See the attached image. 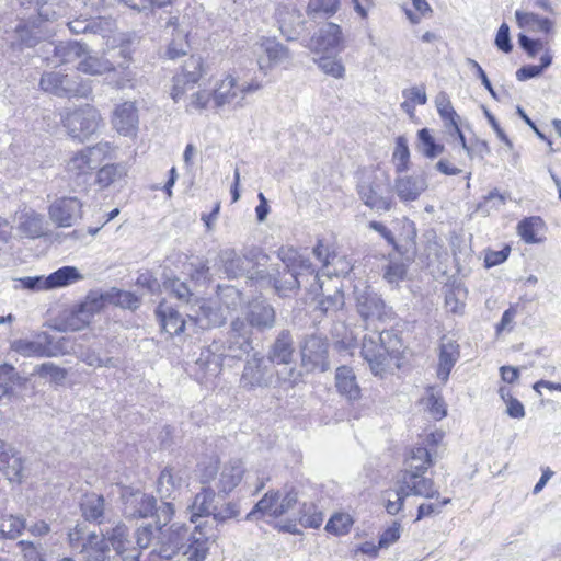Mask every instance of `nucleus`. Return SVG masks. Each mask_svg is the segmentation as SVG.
I'll use <instances>...</instances> for the list:
<instances>
[{
    "instance_id": "1",
    "label": "nucleus",
    "mask_w": 561,
    "mask_h": 561,
    "mask_svg": "<svg viewBox=\"0 0 561 561\" xmlns=\"http://www.w3.org/2000/svg\"><path fill=\"white\" fill-rule=\"evenodd\" d=\"M401 352L402 341L393 331L383 329L363 339L362 355L376 376L382 375Z\"/></svg>"
},
{
    "instance_id": "2",
    "label": "nucleus",
    "mask_w": 561,
    "mask_h": 561,
    "mask_svg": "<svg viewBox=\"0 0 561 561\" xmlns=\"http://www.w3.org/2000/svg\"><path fill=\"white\" fill-rule=\"evenodd\" d=\"M99 291H90L85 298L70 308L64 309L49 322V328L58 332H78L90 327L95 314L103 310Z\"/></svg>"
},
{
    "instance_id": "3",
    "label": "nucleus",
    "mask_w": 561,
    "mask_h": 561,
    "mask_svg": "<svg viewBox=\"0 0 561 561\" xmlns=\"http://www.w3.org/2000/svg\"><path fill=\"white\" fill-rule=\"evenodd\" d=\"M43 91L58 98H88L92 88L89 81L78 75H68L59 71L44 72L39 80Z\"/></svg>"
},
{
    "instance_id": "4",
    "label": "nucleus",
    "mask_w": 561,
    "mask_h": 561,
    "mask_svg": "<svg viewBox=\"0 0 561 561\" xmlns=\"http://www.w3.org/2000/svg\"><path fill=\"white\" fill-rule=\"evenodd\" d=\"M68 339L55 340L47 332L35 334L33 340L18 339L11 343V350L23 357H57L68 353Z\"/></svg>"
},
{
    "instance_id": "5",
    "label": "nucleus",
    "mask_w": 561,
    "mask_h": 561,
    "mask_svg": "<svg viewBox=\"0 0 561 561\" xmlns=\"http://www.w3.org/2000/svg\"><path fill=\"white\" fill-rule=\"evenodd\" d=\"M280 380L274 366L264 356L254 354L248 359L240 378V386L247 390L268 388Z\"/></svg>"
},
{
    "instance_id": "6",
    "label": "nucleus",
    "mask_w": 561,
    "mask_h": 561,
    "mask_svg": "<svg viewBox=\"0 0 561 561\" xmlns=\"http://www.w3.org/2000/svg\"><path fill=\"white\" fill-rule=\"evenodd\" d=\"M62 123L70 137L83 142L95 134L101 116L95 107L87 104L68 113Z\"/></svg>"
},
{
    "instance_id": "7",
    "label": "nucleus",
    "mask_w": 561,
    "mask_h": 561,
    "mask_svg": "<svg viewBox=\"0 0 561 561\" xmlns=\"http://www.w3.org/2000/svg\"><path fill=\"white\" fill-rule=\"evenodd\" d=\"M353 287L357 311L365 321H385L390 317L391 310L386 306L383 300L373 291L368 283H355Z\"/></svg>"
},
{
    "instance_id": "8",
    "label": "nucleus",
    "mask_w": 561,
    "mask_h": 561,
    "mask_svg": "<svg viewBox=\"0 0 561 561\" xmlns=\"http://www.w3.org/2000/svg\"><path fill=\"white\" fill-rule=\"evenodd\" d=\"M121 501L123 515L128 519L156 517V510L159 508L153 495L130 486L121 489Z\"/></svg>"
},
{
    "instance_id": "9",
    "label": "nucleus",
    "mask_w": 561,
    "mask_h": 561,
    "mask_svg": "<svg viewBox=\"0 0 561 561\" xmlns=\"http://www.w3.org/2000/svg\"><path fill=\"white\" fill-rule=\"evenodd\" d=\"M370 228L375 231L379 232L389 244L393 247V249L404 257L408 262H413L417 249H416V228L413 221L407 220L402 225V236L399 242L396 241V238L391 230H389L383 224L378 221H371L369 224Z\"/></svg>"
},
{
    "instance_id": "10",
    "label": "nucleus",
    "mask_w": 561,
    "mask_h": 561,
    "mask_svg": "<svg viewBox=\"0 0 561 561\" xmlns=\"http://www.w3.org/2000/svg\"><path fill=\"white\" fill-rule=\"evenodd\" d=\"M257 65L260 70L265 73L277 66L288 64L291 60V53L289 48L278 42L275 37H262L260 42H257Z\"/></svg>"
},
{
    "instance_id": "11",
    "label": "nucleus",
    "mask_w": 561,
    "mask_h": 561,
    "mask_svg": "<svg viewBox=\"0 0 561 561\" xmlns=\"http://www.w3.org/2000/svg\"><path fill=\"white\" fill-rule=\"evenodd\" d=\"M305 46L314 53L341 51L345 47V38L340 25L327 22L319 27Z\"/></svg>"
},
{
    "instance_id": "12",
    "label": "nucleus",
    "mask_w": 561,
    "mask_h": 561,
    "mask_svg": "<svg viewBox=\"0 0 561 561\" xmlns=\"http://www.w3.org/2000/svg\"><path fill=\"white\" fill-rule=\"evenodd\" d=\"M174 515L171 502H162L156 510V525L147 524L137 528L135 533L136 543L139 549H147L162 533V528L169 524Z\"/></svg>"
},
{
    "instance_id": "13",
    "label": "nucleus",
    "mask_w": 561,
    "mask_h": 561,
    "mask_svg": "<svg viewBox=\"0 0 561 561\" xmlns=\"http://www.w3.org/2000/svg\"><path fill=\"white\" fill-rule=\"evenodd\" d=\"M203 73V59L199 56L191 55L182 65L181 72L173 77L171 98L178 102L187 89L199 80Z\"/></svg>"
},
{
    "instance_id": "14",
    "label": "nucleus",
    "mask_w": 561,
    "mask_h": 561,
    "mask_svg": "<svg viewBox=\"0 0 561 561\" xmlns=\"http://www.w3.org/2000/svg\"><path fill=\"white\" fill-rule=\"evenodd\" d=\"M106 151V145L99 144L76 153L67 163V171L75 178L87 176L98 168Z\"/></svg>"
},
{
    "instance_id": "15",
    "label": "nucleus",
    "mask_w": 561,
    "mask_h": 561,
    "mask_svg": "<svg viewBox=\"0 0 561 561\" xmlns=\"http://www.w3.org/2000/svg\"><path fill=\"white\" fill-rule=\"evenodd\" d=\"M82 206L77 197L57 198L49 206V217L59 227H71L82 217Z\"/></svg>"
},
{
    "instance_id": "16",
    "label": "nucleus",
    "mask_w": 561,
    "mask_h": 561,
    "mask_svg": "<svg viewBox=\"0 0 561 561\" xmlns=\"http://www.w3.org/2000/svg\"><path fill=\"white\" fill-rule=\"evenodd\" d=\"M328 342L319 335H310L305 339L301 346V362L308 370L327 368Z\"/></svg>"
},
{
    "instance_id": "17",
    "label": "nucleus",
    "mask_w": 561,
    "mask_h": 561,
    "mask_svg": "<svg viewBox=\"0 0 561 561\" xmlns=\"http://www.w3.org/2000/svg\"><path fill=\"white\" fill-rule=\"evenodd\" d=\"M437 352L438 365L436 374L437 378L445 383L454 366L460 358V345L455 339L443 335L439 340Z\"/></svg>"
},
{
    "instance_id": "18",
    "label": "nucleus",
    "mask_w": 561,
    "mask_h": 561,
    "mask_svg": "<svg viewBox=\"0 0 561 561\" xmlns=\"http://www.w3.org/2000/svg\"><path fill=\"white\" fill-rule=\"evenodd\" d=\"M313 254L323 263L322 268L316 273L317 278H320L321 276H325L328 278L345 277L348 272L352 271V265H350L348 262L337 257L335 254L331 255L321 241H319L317 247L313 248Z\"/></svg>"
},
{
    "instance_id": "19",
    "label": "nucleus",
    "mask_w": 561,
    "mask_h": 561,
    "mask_svg": "<svg viewBox=\"0 0 561 561\" xmlns=\"http://www.w3.org/2000/svg\"><path fill=\"white\" fill-rule=\"evenodd\" d=\"M253 350L250 337L245 332V324L240 320H236L231 324V331L227 340V346L221 353V358H237L240 359Z\"/></svg>"
},
{
    "instance_id": "20",
    "label": "nucleus",
    "mask_w": 561,
    "mask_h": 561,
    "mask_svg": "<svg viewBox=\"0 0 561 561\" xmlns=\"http://www.w3.org/2000/svg\"><path fill=\"white\" fill-rule=\"evenodd\" d=\"M427 186L423 174L398 175L393 182V191L403 203L416 201Z\"/></svg>"
},
{
    "instance_id": "21",
    "label": "nucleus",
    "mask_w": 561,
    "mask_h": 561,
    "mask_svg": "<svg viewBox=\"0 0 561 561\" xmlns=\"http://www.w3.org/2000/svg\"><path fill=\"white\" fill-rule=\"evenodd\" d=\"M215 530L206 524H197L191 543L185 551L187 561H204L208 554V542L215 541Z\"/></svg>"
},
{
    "instance_id": "22",
    "label": "nucleus",
    "mask_w": 561,
    "mask_h": 561,
    "mask_svg": "<svg viewBox=\"0 0 561 561\" xmlns=\"http://www.w3.org/2000/svg\"><path fill=\"white\" fill-rule=\"evenodd\" d=\"M402 488L409 495L422 496L425 499L439 500L440 494L435 488L433 479L425 478L424 473H402L401 477Z\"/></svg>"
},
{
    "instance_id": "23",
    "label": "nucleus",
    "mask_w": 561,
    "mask_h": 561,
    "mask_svg": "<svg viewBox=\"0 0 561 561\" xmlns=\"http://www.w3.org/2000/svg\"><path fill=\"white\" fill-rule=\"evenodd\" d=\"M247 320L257 330L271 329L275 324V310L265 300L255 299L249 304Z\"/></svg>"
},
{
    "instance_id": "24",
    "label": "nucleus",
    "mask_w": 561,
    "mask_h": 561,
    "mask_svg": "<svg viewBox=\"0 0 561 561\" xmlns=\"http://www.w3.org/2000/svg\"><path fill=\"white\" fill-rule=\"evenodd\" d=\"M335 387L337 392L348 402L359 400L360 387L357 382L354 370L348 366H340L335 371Z\"/></svg>"
},
{
    "instance_id": "25",
    "label": "nucleus",
    "mask_w": 561,
    "mask_h": 561,
    "mask_svg": "<svg viewBox=\"0 0 561 561\" xmlns=\"http://www.w3.org/2000/svg\"><path fill=\"white\" fill-rule=\"evenodd\" d=\"M213 99L215 105L221 107L224 105H231L233 107L243 106V96L240 93L239 83L233 77H227L215 89Z\"/></svg>"
},
{
    "instance_id": "26",
    "label": "nucleus",
    "mask_w": 561,
    "mask_h": 561,
    "mask_svg": "<svg viewBox=\"0 0 561 561\" xmlns=\"http://www.w3.org/2000/svg\"><path fill=\"white\" fill-rule=\"evenodd\" d=\"M183 477L180 469L174 467H165L159 474L157 480V493L161 499L175 497L183 484Z\"/></svg>"
},
{
    "instance_id": "27",
    "label": "nucleus",
    "mask_w": 561,
    "mask_h": 561,
    "mask_svg": "<svg viewBox=\"0 0 561 561\" xmlns=\"http://www.w3.org/2000/svg\"><path fill=\"white\" fill-rule=\"evenodd\" d=\"M114 128L125 136L133 134L138 125L137 108L133 102H124L118 105L113 115Z\"/></svg>"
},
{
    "instance_id": "28",
    "label": "nucleus",
    "mask_w": 561,
    "mask_h": 561,
    "mask_svg": "<svg viewBox=\"0 0 561 561\" xmlns=\"http://www.w3.org/2000/svg\"><path fill=\"white\" fill-rule=\"evenodd\" d=\"M244 467L241 460L232 459L226 462L220 470L217 488L219 492L230 493L242 480Z\"/></svg>"
},
{
    "instance_id": "29",
    "label": "nucleus",
    "mask_w": 561,
    "mask_h": 561,
    "mask_svg": "<svg viewBox=\"0 0 561 561\" xmlns=\"http://www.w3.org/2000/svg\"><path fill=\"white\" fill-rule=\"evenodd\" d=\"M294 351L290 332L282 330L268 351L267 359L272 364L287 365L293 359Z\"/></svg>"
},
{
    "instance_id": "30",
    "label": "nucleus",
    "mask_w": 561,
    "mask_h": 561,
    "mask_svg": "<svg viewBox=\"0 0 561 561\" xmlns=\"http://www.w3.org/2000/svg\"><path fill=\"white\" fill-rule=\"evenodd\" d=\"M216 494L211 488H203L201 492H198L192 505L191 510V522L194 524H199L198 518L211 515L214 517V511L216 507Z\"/></svg>"
},
{
    "instance_id": "31",
    "label": "nucleus",
    "mask_w": 561,
    "mask_h": 561,
    "mask_svg": "<svg viewBox=\"0 0 561 561\" xmlns=\"http://www.w3.org/2000/svg\"><path fill=\"white\" fill-rule=\"evenodd\" d=\"M130 53L126 48H119L115 60V71L107 76L108 83L116 89H125L133 81V73L128 70Z\"/></svg>"
},
{
    "instance_id": "32",
    "label": "nucleus",
    "mask_w": 561,
    "mask_h": 561,
    "mask_svg": "<svg viewBox=\"0 0 561 561\" xmlns=\"http://www.w3.org/2000/svg\"><path fill=\"white\" fill-rule=\"evenodd\" d=\"M156 316L163 329L170 335H179L185 331L186 321L181 318L178 310L165 305L160 304L156 310Z\"/></svg>"
},
{
    "instance_id": "33",
    "label": "nucleus",
    "mask_w": 561,
    "mask_h": 561,
    "mask_svg": "<svg viewBox=\"0 0 561 561\" xmlns=\"http://www.w3.org/2000/svg\"><path fill=\"white\" fill-rule=\"evenodd\" d=\"M280 499V491H268L264 496L254 505V507L247 514L245 519L253 522L260 519L262 516L267 515L273 518H278V502Z\"/></svg>"
},
{
    "instance_id": "34",
    "label": "nucleus",
    "mask_w": 561,
    "mask_h": 561,
    "mask_svg": "<svg viewBox=\"0 0 561 561\" xmlns=\"http://www.w3.org/2000/svg\"><path fill=\"white\" fill-rule=\"evenodd\" d=\"M117 59V53L112 55V60L92 56L89 51L83 55V59L78 62L77 69L80 72L90 76H100L103 73H110L115 71V60Z\"/></svg>"
},
{
    "instance_id": "35",
    "label": "nucleus",
    "mask_w": 561,
    "mask_h": 561,
    "mask_svg": "<svg viewBox=\"0 0 561 561\" xmlns=\"http://www.w3.org/2000/svg\"><path fill=\"white\" fill-rule=\"evenodd\" d=\"M22 469V460L18 457L14 448L0 439V470L3 471L10 480H19Z\"/></svg>"
},
{
    "instance_id": "36",
    "label": "nucleus",
    "mask_w": 561,
    "mask_h": 561,
    "mask_svg": "<svg viewBox=\"0 0 561 561\" xmlns=\"http://www.w3.org/2000/svg\"><path fill=\"white\" fill-rule=\"evenodd\" d=\"M44 217L33 210L19 217L18 230L26 238L35 239L44 234Z\"/></svg>"
},
{
    "instance_id": "37",
    "label": "nucleus",
    "mask_w": 561,
    "mask_h": 561,
    "mask_svg": "<svg viewBox=\"0 0 561 561\" xmlns=\"http://www.w3.org/2000/svg\"><path fill=\"white\" fill-rule=\"evenodd\" d=\"M99 294L103 298V308L112 304L124 309L136 310L140 305V298L130 291L112 288L110 291Z\"/></svg>"
},
{
    "instance_id": "38",
    "label": "nucleus",
    "mask_w": 561,
    "mask_h": 561,
    "mask_svg": "<svg viewBox=\"0 0 561 561\" xmlns=\"http://www.w3.org/2000/svg\"><path fill=\"white\" fill-rule=\"evenodd\" d=\"M358 195L364 204L371 209L388 211L392 207V198L381 196L371 184L359 185Z\"/></svg>"
},
{
    "instance_id": "39",
    "label": "nucleus",
    "mask_w": 561,
    "mask_h": 561,
    "mask_svg": "<svg viewBox=\"0 0 561 561\" xmlns=\"http://www.w3.org/2000/svg\"><path fill=\"white\" fill-rule=\"evenodd\" d=\"M433 465V459L427 448L419 446L410 451L405 460V470L402 473H425Z\"/></svg>"
},
{
    "instance_id": "40",
    "label": "nucleus",
    "mask_w": 561,
    "mask_h": 561,
    "mask_svg": "<svg viewBox=\"0 0 561 561\" xmlns=\"http://www.w3.org/2000/svg\"><path fill=\"white\" fill-rule=\"evenodd\" d=\"M80 506L82 515L87 520L98 524L103 523L105 501L102 495L95 493L87 494Z\"/></svg>"
},
{
    "instance_id": "41",
    "label": "nucleus",
    "mask_w": 561,
    "mask_h": 561,
    "mask_svg": "<svg viewBox=\"0 0 561 561\" xmlns=\"http://www.w3.org/2000/svg\"><path fill=\"white\" fill-rule=\"evenodd\" d=\"M88 53V46L77 41L59 42L54 46V55L59 62L68 64L83 57Z\"/></svg>"
},
{
    "instance_id": "42",
    "label": "nucleus",
    "mask_w": 561,
    "mask_h": 561,
    "mask_svg": "<svg viewBox=\"0 0 561 561\" xmlns=\"http://www.w3.org/2000/svg\"><path fill=\"white\" fill-rule=\"evenodd\" d=\"M220 346L217 343L211 344L207 348L201 351L199 356L195 359V364L204 371L216 375L220 370L221 355L217 352Z\"/></svg>"
},
{
    "instance_id": "43",
    "label": "nucleus",
    "mask_w": 561,
    "mask_h": 561,
    "mask_svg": "<svg viewBox=\"0 0 561 561\" xmlns=\"http://www.w3.org/2000/svg\"><path fill=\"white\" fill-rule=\"evenodd\" d=\"M190 321L205 329L208 327H217L224 323L225 317L220 309H214L205 301L199 305V311L196 316H190Z\"/></svg>"
},
{
    "instance_id": "44",
    "label": "nucleus",
    "mask_w": 561,
    "mask_h": 561,
    "mask_svg": "<svg viewBox=\"0 0 561 561\" xmlns=\"http://www.w3.org/2000/svg\"><path fill=\"white\" fill-rule=\"evenodd\" d=\"M515 16L519 27H526L529 31H540L548 34L553 26L550 19L540 18L538 14L533 12L516 11Z\"/></svg>"
},
{
    "instance_id": "45",
    "label": "nucleus",
    "mask_w": 561,
    "mask_h": 561,
    "mask_svg": "<svg viewBox=\"0 0 561 561\" xmlns=\"http://www.w3.org/2000/svg\"><path fill=\"white\" fill-rule=\"evenodd\" d=\"M26 528L25 520L20 516L4 514L0 516V538L14 540Z\"/></svg>"
},
{
    "instance_id": "46",
    "label": "nucleus",
    "mask_w": 561,
    "mask_h": 561,
    "mask_svg": "<svg viewBox=\"0 0 561 561\" xmlns=\"http://www.w3.org/2000/svg\"><path fill=\"white\" fill-rule=\"evenodd\" d=\"M468 290L463 283H450L445 291V304L449 311L454 313L461 312L465 307Z\"/></svg>"
},
{
    "instance_id": "47",
    "label": "nucleus",
    "mask_w": 561,
    "mask_h": 561,
    "mask_svg": "<svg viewBox=\"0 0 561 561\" xmlns=\"http://www.w3.org/2000/svg\"><path fill=\"white\" fill-rule=\"evenodd\" d=\"M15 41L12 43V46L22 47H34L41 39L39 31L35 27L34 24L30 25L25 22H20L15 28Z\"/></svg>"
},
{
    "instance_id": "48",
    "label": "nucleus",
    "mask_w": 561,
    "mask_h": 561,
    "mask_svg": "<svg viewBox=\"0 0 561 561\" xmlns=\"http://www.w3.org/2000/svg\"><path fill=\"white\" fill-rule=\"evenodd\" d=\"M416 149L426 158L434 159L444 152L445 146L437 144L427 128H422L417 131Z\"/></svg>"
},
{
    "instance_id": "49",
    "label": "nucleus",
    "mask_w": 561,
    "mask_h": 561,
    "mask_svg": "<svg viewBox=\"0 0 561 561\" xmlns=\"http://www.w3.org/2000/svg\"><path fill=\"white\" fill-rule=\"evenodd\" d=\"M84 278L75 266H62L57 271L45 275H30L12 278V280H78Z\"/></svg>"
},
{
    "instance_id": "50",
    "label": "nucleus",
    "mask_w": 561,
    "mask_h": 561,
    "mask_svg": "<svg viewBox=\"0 0 561 561\" xmlns=\"http://www.w3.org/2000/svg\"><path fill=\"white\" fill-rule=\"evenodd\" d=\"M216 293L218 299L227 309H236L243 300L241 291L229 283H218Z\"/></svg>"
},
{
    "instance_id": "51",
    "label": "nucleus",
    "mask_w": 561,
    "mask_h": 561,
    "mask_svg": "<svg viewBox=\"0 0 561 561\" xmlns=\"http://www.w3.org/2000/svg\"><path fill=\"white\" fill-rule=\"evenodd\" d=\"M43 21H55L61 16L65 8L57 0H31Z\"/></svg>"
},
{
    "instance_id": "52",
    "label": "nucleus",
    "mask_w": 561,
    "mask_h": 561,
    "mask_svg": "<svg viewBox=\"0 0 561 561\" xmlns=\"http://www.w3.org/2000/svg\"><path fill=\"white\" fill-rule=\"evenodd\" d=\"M105 537L118 554L125 553L126 545L129 542V530L124 523L119 522L111 531H106Z\"/></svg>"
},
{
    "instance_id": "53",
    "label": "nucleus",
    "mask_w": 561,
    "mask_h": 561,
    "mask_svg": "<svg viewBox=\"0 0 561 561\" xmlns=\"http://www.w3.org/2000/svg\"><path fill=\"white\" fill-rule=\"evenodd\" d=\"M392 160L398 173H402L409 170L410 150L408 140L404 136H399L396 139V148L392 154Z\"/></svg>"
},
{
    "instance_id": "54",
    "label": "nucleus",
    "mask_w": 561,
    "mask_h": 561,
    "mask_svg": "<svg viewBox=\"0 0 561 561\" xmlns=\"http://www.w3.org/2000/svg\"><path fill=\"white\" fill-rule=\"evenodd\" d=\"M126 175L125 165L117 164H106L102 167L98 172V183L102 187H107L116 181L121 180Z\"/></svg>"
},
{
    "instance_id": "55",
    "label": "nucleus",
    "mask_w": 561,
    "mask_h": 561,
    "mask_svg": "<svg viewBox=\"0 0 561 561\" xmlns=\"http://www.w3.org/2000/svg\"><path fill=\"white\" fill-rule=\"evenodd\" d=\"M407 496H409V493L405 491V488L402 486H400L398 490L385 491L382 497L386 502V511L390 515L398 514L402 510Z\"/></svg>"
},
{
    "instance_id": "56",
    "label": "nucleus",
    "mask_w": 561,
    "mask_h": 561,
    "mask_svg": "<svg viewBox=\"0 0 561 561\" xmlns=\"http://www.w3.org/2000/svg\"><path fill=\"white\" fill-rule=\"evenodd\" d=\"M116 21L111 16H90L89 34L108 37L116 30Z\"/></svg>"
},
{
    "instance_id": "57",
    "label": "nucleus",
    "mask_w": 561,
    "mask_h": 561,
    "mask_svg": "<svg viewBox=\"0 0 561 561\" xmlns=\"http://www.w3.org/2000/svg\"><path fill=\"white\" fill-rule=\"evenodd\" d=\"M339 4V0H309L308 15L313 19L333 15L337 11Z\"/></svg>"
},
{
    "instance_id": "58",
    "label": "nucleus",
    "mask_w": 561,
    "mask_h": 561,
    "mask_svg": "<svg viewBox=\"0 0 561 561\" xmlns=\"http://www.w3.org/2000/svg\"><path fill=\"white\" fill-rule=\"evenodd\" d=\"M24 561H46V549L41 542L21 540L18 542Z\"/></svg>"
},
{
    "instance_id": "59",
    "label": "nucleus",
    "mask_w": 561,
    "mask_h": 561,
    "mask_svg": "<svg viewBox=\"0 0 561 561\" xmlns=\"http://www.w3.org/2000/svg\"><path fill=\"white\" fill-rule=\"evenodd\" d=\"M323 522V515L316 511L312 503H304L299 510V523L306 528H318Z\"/></svg>"
},
{
    "instance_id": "60",
    "label": "nucleus",
    "mask_w": 561,
    "mask_h": 561,
    "mask_svg": "<svg viewBox=\"0 0 561 561\" xmlns=\"http://www.w3.org/2000/svg\"><path fill=\"white\" fill-rule=\"evenodd\" d=\"M35 374L41 378H49L55 383L62 382L66 378V370L54 363L47 362L35 367Z\"/></svg>"
},
{
    "instance_id": "61",
    "label": "nucleus",
    "mask_w": 561,
    "mask_h": 561,
    "mask_svg": "<svg viewBox=\"0 0 561 561\" xmlns=\"http://www.w3.org/2000/svg\"><path fill=\"white\" fill-rule=\"evenodd\" d=\"M278 256L282 262L286 265V268L290 273V275L297 280L299 275H304L301 272L297 271V262L300 257L298 251L294 248H280L278 251Z\"/></svg>"
},
{
    "instance_id": "62",
    "label": "nucleus",
    "mask_w": 561,
    "mask_h": 561,
    "mask_svg": "<svg viewBox=\"0 0 561 561\" xmlns=\"http://www.w3.org/2000/svg\"><path fill=\"white\" fill-rule=\"evenodd\" d=\"M353 520L347 514H335L327 523L325 529L334 535H345L350 531Z\"/></svg>"
},
{
    "instance_id": "63",
    "label": "nucleus",
    "mask_w": 561,
    "mask_h": 561,
    "mask_svg": "<svg viewBox=\"0 0 561 561\" xmlns=\"http://www.w3.org/2000/svg\"><path fill=\"white\" fill-rule=\"evenodd\" d=\"M436 106H437L439 115L445 121L446 127H449L454 123L458 122L459 116L456 113V111L453 108L446 94L442 93L437 96Z\"/></svg>"
},
{
    "instance_id": "64",
    "label": "nucleus",
    "mask_w": 561,
    "mask_h": 561,
    "mask_svg": "<svg viewBox=\"0 0 561 561\" xmlns=\"http://www.w3.org/2000/svg\"><path fill=\"white\" fill-rule=\"evenodd\" d=\"M540 224L541 220L537 217H530L522 220L518 224V232L522 239L527 243L537 242L536 233Z\"/></svg>"
}]
</instances>
